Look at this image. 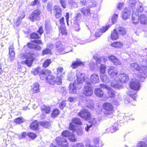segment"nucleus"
<instances>
[{
    "instance_id": "4468645a",
    "label": "nucleus",
    "mask_w": 147,
    "mask_h": 147,
    "mask_svg": "<svg viewBox=\"0 0 147 147\" xmlns=\"http://www.w3.org/2000/svg\"><path fill=\"white\" fill-rule=\"evenodd\" d=\"M99 81V76L97 74H94L91 75L88 81H86V82H88L90 85L92 84H94Z\"/></svg>"
},
{
    "instance_id": "b1692460",
    "label": "nucleus",
    "mask_w": 147,
    "mask_h": 147,
    "mask_svg": "<svg viewBox=\"0 0 147 147\" xmlns=\"http://www.w3.org/2000/svg\"><path fill=\"white\" fill-rule=\"evenodd\" d=\"M9 54L10 60L12 61L14 59L15 53L13 45H11L9 48Z\"/></svg>"
},
{
    "instance_id": "f03ea898",
    "label": "nucleus",
    "mask_w": 147,
    "mask_h": 147,
    "mask_svg": "<svg viewBox=\"0 0 147 147\" xmlns=\"http://www.w3.org/2000/svg\"><path fill=\"white\" fill-rule=\"evenodd\" d=\"M76 76L77 79L73 84L70 83L69 86V92L71 94L76 93L77 90L81 88L82 84L85 80V74H84L77 71Z\"/></svg>"
},
{
    "instance_id": "f257e3e1",
    "label": "nucleus",
    "mask_w": 147,
    "mask_h": 147,
    "mask_svg": "<svg viewBox=\"0 0 147 147\" xmlns=\"http://www.w3.org/2000/svg\"><path fill=\"white\" fill-rule=\"evenodd\" d=\"M142 64L139 65L138 63H134L130 64V68L132 70L138 72V76L143 79L141 81H143L146 77L147 74V57L144 58Z\"/></svg>"
},
{
    "instance_id": "c756f323",
    "label": "nucleus",
    "mask_w": 147,
    "mask_h": 147,
    "mask_svg": "<svg viewBox=\"0 0 147 147\" xmlns=\"http://www.w3.org/2000/svg\"><path fill=\"white\" fill-rule=\"evenodd\" d=\"M139 19L141 24H144L147 23V18L144 15H141L139 17Z\"/></svg>"
},
{
    "instance_id": "052dcab7",
    "label": "nucleus",
    "mask_w": 147,
    "mask_h": 147,
    "mask_svg": "<svg viewBox=\"0 0 147 147\" xmlns=\"http://www.w3.org/2000/svg\"><path fill=\"white\" fill-rule=\"evenodd\" d=\"M28 136L32 139H34L36 137V135L33 133L30 132L28 134Z\"/></svg>"
},
{
    "instance_id": "7ed1b4c3",
    "label": "nucleus",
    "mask_w": 147,
    "mask_h": 147,
    "mask_svg": "<svg viewBox=\"0 0 147 147\" xmlns=\"http://www.w3.org/2000/svg\"><path fill=\"white\" fill-rule=\"evenodd\" d=\"M129 80V78L127 74L121 72L117 77L115 78V80H112L111 83V85L115 89H120L122 88V86L120 82H127Z\"/></svg>"
},
{
    "instance_id": "f704fd0d",
    "label": "nucleus",
    "mask_w": 147,
    "mask_h": 147,
    "mask_svg": "<svg viewBox=\"0 0 147 147\" xmlns=\"http://www.w3.org/2000/svg\"><path fill=\"white\" fill-rule=\"evenodd\" d=\"M100 76L101 80L103 82L106 83L109 82V79L107 76L105 75V74H102L100 75Z\"/></svg>"
},
{
    "instance_id": "cd10ccee",
    "label": "nucleus",
    "mask_w": 147,
    "mask_h": 147,
    "mask_svg": "<svg viewBox=\"0 0 147 147\" xmlns=\"http://www.w3.org/2000/svg\"><path fill=\"white\" fill-rule=\"evenodd\" d=\"M119 37V35L116 29H114L111 32V38L112 40H115L118 39Z\"/></svg>"
},
{
    "instance_id": "f8f14e48",
    "label": "nucleus",
    "mask_w": 147,
    "mask_h": 147,
    "mask_svg": "<svg viewBox=\"0 0 147 147\" xmlns=\"http://www.w3.org/2000/svg\"><path fill=\"white\" fill-rule=\"evenodd\" d=\"M69 128L70 130H72L74 132H76L78 135H81L83 133L82 129L81 127H77L72 123H70Z\"/></svg>"
},
{
    "instance_id": "c03bdc74",
    "label": "nucleus",
    "mask_w": 147,
    "mask_h": 147,
    "mask_svg": "<svg viewBox=\"0 0 147 147\" xmlns=\"http://www.w3.org/2000/svg\"><path fill=\"white\" fill-rule=\"evenodd\" d=\"M51 63V60L50 59H47L44 62L43 66L44 67H47L49 66Z\"/></svg>"
},
{
    "instance_id": "7c9ffc66",
    "label": "nucleus",
    "mask_w": 147,
    "mask_h": 147,
    "mask_svg": "<svg viewBox=\"0 0 147 147\" xmlns=\"http://www.w3.org/2000/svg\"><path fill=\"white\" fill-rule=\"evenodd\" d=\"M27 46L30 48L34 49L36 50H39L41 49V47L38 45H34L32 43H28Z\"/></svg>"
},
{
    "instance_id": "79ce46f5",
    "label": "nucleus",
    "mask_w": 147,
    "mask_h": 147,
    "mask_svg": "<svg viewBox=\"0 0 147 147\" xmlns=\"http://www.w3.org/2000/svg\"><path fill=\"white\" fill-rule=\"evenodd\" d=\"M74 29L76 31H79L80 30V27L79 24V22H74Z\"/></svg>"
},
{
    "instance_id": "473e14b6",
    "label": "nucleus",
    "mask_w": 147,
    "mask_h": 147,
    "mask_svg": "<svg viewBox=\"0 0 147 147\" xmlns=\"http://www.w3.org/2000/svg\"><path fill=\"white\" fill-rule=\"evenodd\" d=\"M68 138L69 140L72 142H75L77 140L76 136L74 134L72 133H71L69 135Z\"/></svg>"
},
{
    "instance_id": "69168bd1",
    "label": "nucleus",
    "mask_w": 147,
    "mask_h": 147,
    "mask_svg": "<svg viewBox=\"0 0 147 147\" xmlns=\"http://www.w3.org/2000/svg\"><path fill=\"white\" fill-rule=\"evenodd\" d=\"M61 4L62 7L64 8L66 7V0H59Z\"/></svg>"
},
{
    "instance_id": "a18cd8bd",
    "label": "nucleus",
    "mask_w": 147,
    "mask_h": 147,
    "mask_svg": "<svg viewBox=\"0 0 147 147\" xmlns=\"http://www.w3.org/2000/svg\"><path fill=\"white\" fill-rule=\"evenodd\" d=\"M60 30L62 34L65 35L67 34L66 29L64 26L61 25L60 26Z\"/></svg>"
},
{
    "instance_id": "09e8293b",
    "label": "nucleus",
    "mask_w": 147,
    "mask_h": 147,
    "mask_svg": "<svg viewBox=\"0 0 147 147\" xmlns=\"http://www.w3.org/2000/svg\"><path fill=\"white\" fill-rule=\"evenodd\" d=\"M24 121L23 118L22 117H19L14 119V122L18 124H19L23 122Z\"/></svg>"
},
{
    "instance_id": "a19ab883",
    "label": "nucleus",
    "mask_w": 147,
    "mask_h": 147,
    "mask_svg": "<svg viewBox=\"0 0 147 147\" xmlns=\"http://www.w3.org/2000/svg\"><path fill=\"white\" fill-rule=\"evenodd\" d=\"M82 14L80 13H78L76 17H74V21L79 22V20L82 19Z\"/></svg>"
},
{
    "instance_id": "72a5a7b5",
    "label": "nucleus",
    "mask_w": 147,
    "mask_h": 147,
    "mask_svg": "<svg viewBox=\"0 0 147 147\" xmlns=\"http://www.w3.org/2000/svg\"><path fill=\"white\" fill-rule=\"evenodd\" d=\"M75 76L74 72H71L68 73L67 80L69 81L73 80L75 78Z\"/></svg>"
},
{
    "instance_id": "a211bd4d",
    "label": "nucleus",
    "mask_w": 147,
    "mask_h": 147,
    "mask_svg": "<svg viewBox=\"0 0 147 147\" xmlns=\"http://www.w3.org/2000/svg\"><path fill=\"white\" fill-rule=\"evenodd\" d=\"M131 13L130 10L127 8H125L122 13L121 16L122 19L126 20L130 17Z\"/></svg>"
},
{
    "instance_id": "dca6fc26",
    "label": "nucleus",
    "mask_w": 147,
    "mask_h": 147,
    "mask_svg": "<svg viewBox=\"0 0 147 147\" xmlns=\"http://www.w3.org/2000/svg\"><path fill=\"white\" fill-rule=\"evenodd\" d=\"M94 145H91L88 142L87 146L89 147H101L102 146V142L97 138H95L93 140Z\"/></svg>"
},
{
    "instance_id": "680f3d73",
    "label": "nucleus",
    "mask_w": 147,
    "mask_h": 147,
    "mask_svg": "<svg viewBox=\"0 0 147 147\" xmlns=\"http://www.w3.org/2000/svg\"><path fill=\"white\" fill-rule=\"evenodd\" d=\"M118 17V15L117 14H114L113 15L111 20L113 24L116 21Z\"/></svg>"
},
{
    "instance_id": "e433bc0d",
    "label": "nucleus",
    "mask_w": 147,
    "mask_h": 147,
    "mask_svg": "<svg viewBox=\"0 0 147 147\" xmlns=\"http://www.w3.org/2000/svg\"><path fill=\"white\" fill-rule=\"evenodd\" d=\"M123 45L122 43L120 42H115L111 44V46L113 47L117 48H121Z\"/></svg>"
},
{
    "instance_id": "aec40b11",
    "label": "nucleus",
    "mask_w": 147,
    "mask_h": 147,
    "mask_svg": "<svg viewBox=\"0 0 147 147\" xmlns=\"http://www.w3.org/2000/svg\"><path fill=\"white\" fill-rule=\"evenodd\" d=\"M51 72L50 70L48 69H44L42 71L40 74V78L42 80L47 79V76Z\"/></svg>"
},
{
    "instance_id": "37998d69",
    "label": "nucleus",
    "mask_w": 147,
    "mask_h": 147,
    "mask_svg": "<svg viewBox=\"0 0 147 147\" xmlns=\"http://www.w3.org/2000/svg\"><path fill=\"white\" fill-rule=\"evenodd\" d=\"M72 122L75 124L79 125H81L82 124L81 121L78 118H74L72 120Z\"/></svg>"
},
{
    "instance_id": "9d476101",
    "label": "nucleus",
    "mask_w": 147,
    "mask_h": 147,
    "mask_svg": "<svg viewBox=\"0 0 147 147\" xmlns=\"http://www.w3.org/2000/svg\"><path fill=\"white\" fill-rule=\"evenodd\" d=\"M57 49L58 52L61 53L62 54L67 53L72 50L71 48L70 47L66 48L64 50L63 46L61 43H58L57 44Z\"/></svg>"
},
{
    "instance_id": "0eeeda50",
    "label": "nucleus",
    "mask_w": 147,
    "mask_h": 147,
    "mask_svg": "<svg viewBox=\"0 0 147 147\" xmlns=\"http://www.w3.org/2000/svg\"><path fill=\"white\" fill-rule=\"evenodd\" d=\"M103 109H105V114L107 115H111L114 112L113 107L110 103L106 102L103 105Z\"/></svg>"
},
{
    "instance_id": "6ab92c4d",
    "label": "nucleus",
    "mask_w": 147,
    "mask_h": 147,
    "mask_svg": "<svg viewBox=\"0 0 147 147\" xmlns=\"http://www.w3.org/2000/svg\"><path fill=\"white\" fill-rule=\"evenodd\" d=\"M109 60L112 61L114 65H121V63L120 60L113 55H110L108 57Z\"/></svg>"
},
{
    "instance_id": "4c0bfd02",
    "label": "nucleus",
    "mask_w": 147,
    "mask_h": 147,
    "mask_svg": "<svg viewBox=\"0 0 147 147\" xmlns=\"http://www.w3.org/2000/svg\"><path fill=\"white\" fill-rule=\"evenodd\" d=\"M102 34L101 32H100V31L98 32H96L95 33V36L93 35L92 36H91L90 37V40H94L96 39V37H98L100 36Z\"/></svg>"
},
{
    "instance_id": "3c124183",
    "label": "nucleus",
    "mask_w": 147,
    "mask_h": 147,
    "mask_svg": "<svg viewBox=\"0 0 147 147\" xmlns=\"http://www.w3.org/2000/svg\"><path fill=\"white\" fill-rule=\"evenodd\" d=\"M89 123L92 127L95 126L97 125V122L94 118L91 119Z\"/></svg>"
},
{
    "instance_id": "9b49d317",
    "label": "nucleus",
    "mask_w": 147,
    "mask_h": 147,
    "mask_svg": "<svg viewBox=\"0 0 147 147\" xmlns=\"http://www.w3.org/2000/svg\"><path fill=\"white\" fill-rule=\"evenodd\" d=\"M78 115L82 118L84 120H87L90 119L91 115L89 112L86 109H83L78 113Z\"/></svg>"
},
{
    "instance_id": "de8ad7c7",
    "label": "nucleus",
    "mask_w": 147,
    "mask_h": 147,
    "mask_svg": "<svg viewBox=\"0 0 147 147\" xmlns=\"http://www.w3.org/2000/svg\"><path fill=\"white\" fill-rule=\"evenodd\" d=\"M137 147H147V144L144 141H140L137 145Z\"/></svg>"
},
{
    "instance_id": "864d4df0",
    "label": "nucleus",
    "mask_w": 147,
    "mask_h": 147,
    "mask_svg": "<svg viewBox=\"0 0 147 147\" xmlns=\"http://www.w3.org/2000/svg\"><path fill=\"white\" fill-rule=\"evenodd\" d=\"M111 26V25L109 24L108 26H107L105 27H102L100 30V32L102 33L105 32L108 29V28L110 27Z\"/></svg>"
},
{
    "instance_id": "393cba45",
    "label": "nucleus",
    "mask_w": 147,
    "mask_h": 147,
    "mask_svg": "<svg viewBox=\"0 0 147 147\" xmlns=\"http://www.w3.org/2000/svg\"><path fill=\"white\" fill-rule=\"evenodd\" d=\"M39 84L37 82H35L33 84L32 86V89L31 90L33 93H35L39 91Z\"/></svg>"
},
{
    "instance_id": "6e6552de",
    "label": "nucleus",
    "mask_w": 147,
    "mask_h": 147,
    "mask_svg": "<svg viewBox=\"0 0 147 147\" xmlns=\"http://www.w3.org/2000/svg\"><path fill=\"white\" fill-rule=\"evenodd\" d=\"M40 11L38 9H35L31 13L29 16V19L32 22H34L40 19Z\"/></svg>"
},
{
    "instance_id": "5fc2aeb1",
    "label": "nucleus",
    "mask_w": 147,
    "mask_h": 147,
    "mask_svg": "<svg viewBox=\"0 0 147 147\" xmlns=\"http://www.w3.org/2000/svg\"><path fill=\"white\" fill-rule=\"evenodd\" d=\"M88 144V143H87L86 144V146L85 147L84 144L82 143H77L75 144L73 147H89L87 146L86 145Z\"/></svg>"
},
{
    "instance_id": "f3484780",
    "label": "nucleus",
    "mask_w": 147,
    "mask_h": 147,
    "mask_svg": "<svg viewBox=\"0 0 147 147\" xmlns=\"http://www.w3.org/2000/svg\"><path fill=\"white\" fill-rule=\"evenodd\" d=\"M100 86L102 88L107 89L108 90V95L110 97H113L115 96V92L114 90L104 84H101L100 85Z\"/></svg>"
},
{
    "instance_id": "4be33fe9",
    "label": "nucleus",
    "mask_w": 147,
    "mask_h": 147,
    "mask_svg": "<svg viewBox=\"0 0 147 147\" xmlns=\"http://www.w3.org/2000/svg\"><path fill=\"white\" fill-rule=\"evenodd\" d=\"M138 15V12L135 13L134 11H133L132 15V21L134 24H137L139 22V16Z\"/></svg>"
},
{
    "instance_id": "8fccbe9b",
    "label": "nucleus",
    "mask_w": 147,
    "mask_h": 147,
    "mask_svg": "<svg viewBox=\"0 0 147 147\" xmlns=\"http://www.w3.org/2000/svg\"><path fill=\"white\" fill-rule=\"evenodd\" d=\"M118 30L120 34L122 35H125L126 33V30L124 28L119 27L118 28Z\"/></svg>"
},
{
    "instance_id": "6e6d98bb",
    "label": "nucleus",
    "mask_w": 147,
    "mask_h": 147,
    "mask_svg": "<svg viewBox=\"0 0 147 147\" xmlns=\"http://www.w3.org/2000/svg\"><path fill=\"white\" fill-rule=\"evenodd\" d=\"M51 53V50L48 49H46L42 51V54L43 55Z\"/></svg>"
},
{
    "instance_id": "ddd939ff",
    "label": "nucleus",
    "mask_w": 147,
    "mask_h": 147,
    "mask_svg": "<svg viewBox=\"0 0 147 147\" xmlns=\"http://www.w3.org/2000/svg\"><path fill=\"white\" fill-rule=\"evenodd\" d=\"M56 140L57 143L60 146L67 147L68 146L66 140L63 137H58L56 139Z\"/></svg>"
},
{
    "instance_id": "49530a36",
    "label": "nucleus",
    "mask_w": 147,
    "mask_h": 147,
    "mask_svg": "<svg viewBox=\"0 0 147 147\" xmlns=\"http://www.w3.org/2000/svg\"><path fill=\"white\" fill-rule=\"evenodd\" d=\"M100 75L102 74H104L106 71V67L103 64H101L100 66Z\"/></svg>"
},
{
    "instance_id": "ea45409f",
    "label": "nucleus",
    "mask_w": 147,
    "mask_h": 147,
    "mask_svg": "<svg viewBox=\"0 0 147 147\" xmlns=\"http://www.w3.org/2000/svg\"><path fill=\"white\" fill-rule=\"evenodd\" d=\"M59 113V111L58 109L54 110L51 113V117H55L57 116Z\"/></svg>"
},
{
    "instance_id": "c9c22d12",
    "label": "nucleus",
    "mask_w": 147,
    "mask_h": 147,
    "mask_svg": "<svg viewBox=\"0 0 147 147\" xmlns=\"http://www.w3.org/2000/svg\"><path fill=\"white\" fill-rule=\"evenodd\" d=\"M118 129L117 126V123H115L109 129V131L112 133L115 132Z\"/></svg>"
},
{
    "instance_id": "2eb2a0df",
    "label": "nucleus",
    "mask_w": 147,
    "mask_h": 147,
    "mask_svg": "<svg viewBox=\"0 0 147 147\" xmlns=\"http://www.w3.org/2000/svg\"><path fill=\"white\" fill-rule=\"evenodd\" d=\"M108 72L112 78L115 80V78L117 77V70L116 68L113 66H111L108 69Z\"/></svg>"
},
{
    "instance_id": "603ef678",
    "label": "nucleus",
    "mask_w": 147,
    "mask_h": 147,
    "mask_svg": "<svg viewBox=\"0 0 147 147\" xmlns=\"http://www.w3.org/2000/svg\"><path fill=\"white\" fill-rule=\"evenodd\" d=\"M40 125L45 128H48L49 126V123L47 122H40Z\"/></svg>"
},
{
    "instance_id": "13d9d810",
    "label": "nucleus",
    "mask_w": 147,
    "mask_h": 147,
    "mask_svg": "<svg viewBox=\"0 0 147 147\" xmlns=\"http://www.w3.org/2000/svg\"><path fill=\"white\" fill-rule=\"evenodd\" d=\"M70 133H71L69 131L66 130L63 131L62 133L61 134L62 136L65 137H68Z\"/></svg>"
},
{
    "instance_id": "774afa93",
    "label": "nucleus",
    "mask_w": 147,
    "mask_h": 147,
    "mask_svg": "<svg viewBox=\"0 0 147 147\" xmlns=\"http://www.w3.org/2000/svg\"><path fill=\"white\" fill-rule=\"evenodd\" d=\"M40 69V68L38 67L36 69H34L32 71V73L34 75L37 74L38 73Z\"/></svg>"
},
{
    "instance_id": "5701e85b",
    "label": "nucleus",
    "mask_w": 147,
    "mask_h": 147,
    "mask_svg": "<svg viewBox=\"0 0 147 147\" xmlns=\"http://www.w3.org/2000/svg\"><path fill=\"white\" fill-rule=\"evenodd\" d=\"M79 10L85 16L88 17L90 16L91 13L90 8L87 9L83 7L80 9Z\"/></svg>"
},
{
    "instance_id": "2f4dec72",
    "label": "nucleus",
    "mask_w": 147,
    "mask_h": 147,
    "mask_svg": "<svg viewBox=\"0 0 147 147\" xmlns=\"http://www.w3.org/2000/svg\"><path fill=\"white\" fill-rule=\"evenodd\" d=\"M42 110L47 114L50 113L51 111V108L49 106L46 105H44L42 106L41 108Z\"/></svg>"
},
{
    "instance_id": "c85d7f7f",
    "label": "nucleus",
    "mask_w": 147,
    "mask_h": 147,
    "mask_svg": "<svg viewBox=\"0 0 147 147\" xmlns=\"http://www.w3.org/2000/svg\"><path fill=\"white\" fill-rule=\"evenodd\" d=\"M38 123L37 121H34L30 125V128L33 130L36 129L38 127Z\"/></svg>"
},
{
    "instance_id": "412c9836",
    "label": "nucleus",
    "mask_w": 147,
    "mask_h": 147,
    "mask_svg": "<svg viewBox=\"0 0 147 147\" xmlns=\"http://www.w3.org/2000/svg\"><path fill=\"white\" fill-rule=\"evenodd\" d=\"M57 77H60L62 79L65 75V73L63 71V68L60 67H58L57 69Z\"/></svg>"
},
{
    "instance_id": "20e7f679",
    "label": "nucleus",
    "mask_w": 147,
    "mask_h": 147,
    "mask_svg": "<svg viewBox=\"0 0 147 147\" xmlns=\"http://www.w3.org/2000/svg\"><path fill=\"white\" fill-rule=\"evenodd\" d=\"M129 85L130 89L127 91V94L135 100L137 96V92L134 91L133 90H137L139 89L140 87V83L138 80L133 79L130 82Z\"/></svg>"
},
{
    "instance_id": "0e129e2a",
    "label": "nucleus",
    "mask_w": 147,
    "mask_h": 147,
    "mask_svg": "<svg viewBox=\"0 0 147 147\" xmlns=\"http://www.w3.org/2000/svg\"><path fill=\"white\" fill-rule=\"evenodd\" d=\"M133 11H134L135 13L138 12V13L139 12H141L143 11V8L140 5L138 7V8H137L136 10H134Z\"/></svg>"
},
{
    "instance_id": "bb28decb",
    "label": "nucleus",
    "mask_w": 147,
    "mask_h": 147,
    "mask_svg": "<svg viewBox=\"0 0 147 147\" xmlns=\"http://www.w3.org/2000/svg\"><path fill=\"white\" fill-rule=\"evenodd\" d=\"M94 92L96 96L99 97H102L104 94L103 91L100 88L95 89L94 90Z\"/></svg>"
},
{
    "instance_id": "a878e982",
    "label": "nucleus",
    "mask_w": 147,
    "mask_h": 147,
    "mask_svg": "<svg viewBox=\"0 0 147 147\" xmlns=\"http://www.w3.org/2000/svg\"><path fill=\"white\" fill-rule=\"evenodd\" d=\"M85 64V62H82L80 60H77L76 62H73L71 66L73 68L75 69L80 65H84Z\"/></svg>"
},
{
    "instance_id": "58836bf2",
    "label": "nucleus",
    "mask_w": 147,
    "mask_h": 147,
    "mask_svg": "<svg viewBox=\"0 0 147 147\" xmlns=\"http://www.w3.org/2000/svg\"><path fill=\"white\" fill-rule=\"evenodd\" d=\"M117 117L119 120L122 121H123V120H125L126 119H127V117H128L129 119L128 116H126L125 115L123 114H119L118 115Z\"/></svg>"
},
{
    "instance_id": "e2e57ef3",
    "label": "nucleus",
    "mask_w": 147,
    "mask_h": 147,
    "mask_svg": "<svg viewBox=\"0 0 147 147\" xmlns=\"http://www.w3.org/2000/svg\"><path fill=\"white\" fill-rule=\"evenodd\" d=\"M97 3L95 1H91V2L89 3L88 5H89V7H91L95 6L96 5Z\"/></svg>"
},
{
    "instance_id": "bf43d9fd",
    "label": "nucleus",
    "mask_w": 147,
    "mask_h": 147,
    "mask_svg": "<svg viewBox=\"0 0 147 147\" xmlns=\"http://www.w3.org/2000/svg\"><path fill=\"white\" fill-rule=\"evenodd\" d=\"M30 37L31 38L38 39L40 37L37 33H33L31 35Z\"/></svg>"
},
{
    "instance_id": "39448f33",
    "label": "nucleus",
    "mask_w": 147,
    "mask_h": 147,
    "mask_svg": "<svg viewBox=\"0 0 147 147\" xmlns=\"http://www.w3.org/2000/svg\"><path fill=\"white\" fill-rule=\"evenodd\" d=\"M20 57L22 59H26L25 61H22L21 64H26L29 67L32 65L34 59V55L29 53H26L25 54H21Z\"/></svg>"
},
{
    "instance_id": "338daca9",
    "label": "nucleus",
    "mask_w": 147,
    "mask_h": 147,
    "mask_svg": "<svg viewBox=\"0 0 147 147\" xmlns=\"http://www.w3.org/2000/svg\"><path fill=\"white\" fill-rule=\"evenodd\" d=\"M54 8L56 11V13H61V9L58 6H55Z\"/></svg>"
},
{
    "instance_id": "4d7b16f0",
    "label": "nucleus",
    "mask_w": 147,
    "mask_h": 147,
    "mask_svg": "<svg viewBox=\"0 0 147 147\" xmlns=\"http://www.w3.org/2000/svg\"><path fill=\"white\" fill-rule=\"evenodd\" d=\"M45 30L47 31V32L48 33H50L51 31V26L48 24H45Z\"/></svg>"
},
{
    "instance_id": "423d86ee",
    "label": "nucleus",
    "mask_w": 147,
    "mask_h": 147,
    "mask_svg": "<svg viewBox=\"0 0 147 147\" xmlns=\"http://www.w3.org/2000/svg\"><path fill=\"white\" fill-rule=\"evenodd\" d=\"M46 80L49 84L53 85L56 83L58 85H60L61 84V78L60 77H57L56 78L54 76L49 75V74L47 76Z\"/></svg>"
},
{
    "instance_id": "1a4fd4ad",
    "label": "nucleus",
    "mask_w": 147,
    "mask_h": 147,
    "mask_svg": "<svg viewBox=\"0 0 147 147\" xmlns=\"http://www.w3.org/2000/svg\"><path fill=\"white\" fill-rule=\"evenodd\" d=\"M83 88V92L84 94L86 96H91L93 93V90L91 85L88 84V82H86Z\"/></svg>"
}]
</instances>
